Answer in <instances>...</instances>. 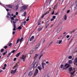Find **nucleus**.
<instances>
[{"label":"nucleus","instance_id":"obj_21","mask_svg":"<svg viewBox=\"0 0 77 77\" xmlns=\"http://www.w3.org/2000/svg\"><path fill=\"white\" fill-rule=\"evenodd\" d=\"M69 72L72 71V67H70L69 68Z\"/></svg>","mask_w":77,"mask_h":77},{"label":"nucleus","instance_id":"obj_64","mask_svg":"<svg viewBox=\"0 0 77 77\" xmlns=\"http://www.w3.org/2000/svg\"><path fill=\"white\" fill-rule=\"evenodd\" d=\"M13 65V64H12V63H11L10 64V66H12V65Z\"/></svg>","mask_w":77,"mask_h":77},{"label":"nucleus","instance_id":"obj_18","mask_svg":"<svg viewBox=\"0 0 77 77\" xmlns=\"http://www.w3.org/2000/svg\"><path fill=\"white\" fill-rule=\"evenodd\" d=\"M32 75V72H30L29 73L28 75L29 77H30Z\"/></svg>","mask_w":77,"mask_h":77},{"label":"nucleus","instance_id":"obj_15","mask_svg":"<svg viewBox=\"0 0 77 77\" xmlns=\"http://www.w3.org/2000/svg\"><path fill=\"white\" fill-rule=\"evenodd\" d=\"M38 54H35V56L34 57V59H36L37 57H38Z\"/></svg>","mask_w":77,"mask_h":77},{"label":"nucleus","instance_id":"obj_53","mask_svg":"<svg viewBox=\"0 0 77 77\" xmlns=\"http://www.w3.org/2000/svg\"><path fill=\"white\" fill-rule=\"evenodd\" d=\"M15 31L13 32L12 35H14V34H15Z\"/></svg>","mask_w":77,"mask_h":77},{"label":"nucleus","instance_id":"obj_20","mask_svg":"<svg viewBox=\"0 0 77 77\" xmlns=\"http://www.w3.org/2000/svg\"><path fill=\"white\" fill-rule=\"evenodd\" d=\"M34 39V36H32V37L30 39L29 41H32L33 39Z\"/></svg>","mask_w":77,"mask_h":77},{"label":"nucleus","instance_id":"obj_8","mask_svg":"<svg viewBox=\"0 0 77 77\" xmlns=\"http://www.w3.org/2000/svg\"><path fill=\"white\" fill-rule=\"evenodd\" d=\"M57 44H62V40H57Z\"/></svg>","mask_w":77,"mask_h":77},{"label":"nucleus","instance_id":"obj_51","mask_svg":"<svg viewBox=\"0 0 77 77\" xmlns=\"http://www.w3.org/2000/svg\"><path fill=\"white\" fill-rule=\"evenodd\" d=\"M4 51V49H2L1 52H2Z\"/></svg>","mask_w":77,"mask_h":77},{"label":"nucleus","instance_id":"obj_31","mask_svg":"<svg viewBox=\"0 0 77 77\" xmlns=\"http://www.w3.org/2000/svg\"><path fill=\"white\" fill-rule=\"evenodd\" d=\"M33 51H34V50H31L30 52V54H33Z\"/></svg>","mask_w":77,"mask_h":77},{"label":"nucleus","instance_id":"obj_38","mask_svg":"<svg viewBox=\"0 0 77 77\" xmlns=\"http://www.w3.org/2000/svg\"><path fill=\"white\" fill-rule=\"evenodd\" d=\"M8 46L10 47H12V43H10L8 45Z\"/></svg>","mask_w":77,"mask_h":77},{"label":"nucleus","instance_id":"obj_48","mask_svg":"<svg viewBox=\"0 0 77 77\" xmlns=\"http://www.w3.org/2000/svg\"><path fill=\"white\" fill-rule=\"evenodd\" d=\"M69 35H68L66 36V38H69Z\"/></svg>","mask_w":77,"mask_h":77},{"label":"nucleus","instance_id":"obj_16","mask_svg":"<svg viewBox=\"0 0 77 77\" xmlns=\"http://www.w3.org/2000/svg\"><path fill=\"white\" fill-rule=\"evenodd\" d=\"M62 30V28H60L57 30V32L59 33L60 31Z\"/></svg>","mask_w":77,"mask_h":77},{"label":"nucleus","instance_id":"obj_4","mask_svg":"<svg viewBox=\"0 0 77 77\" xmlns=\"http://www.w3.org/2000/svg\"><path fill=\"white\" fill-rule=\"evenodd\" d=\"M39 46H40V44L39 43L37 44L35 47V51H38V48H39Z\"/></svg>","mask_w":77,"mask_h":77},{"label":"nucleus","instance_id":"obj_30","mask_svg":"<svg viewBox=\"0 0 77 77\" xmlns=\"http://www.w3.org/2000/svg\"><path fill=\"white\" fill-rule=\"evenodd\" d=\"M57 5H55L54 8V9H57Z\"/></svg>","mask_w":77,"mask_h":77},{"label":"nucleus","instance_id":"obj_44","mask_svg":"<svg viewBox=\"0 0 77 77\" xmlns=\"http://www.w3.org/2000/svg\"><path fill=\"white\" fill-rule=\"evenodd\" d=\"M52 18H53L54 19H56V16H53L52 17Z\"/></svg>","mask_w":77,"mask_h":77},{"label":"nucleus","instance_id":"obj_19","mask_svg":"<svg viewBox=\"0 0 77 77\" xmlns=\"http://www.w3.org/2000/svg\"><path fill=\"white\" fill-rule=\"evenodd\" d=\"M26 21H24L22 22V25H23V24L24 25H26Z\"/></svg>","mask_w":77,"mask_h":77},{"label":"nucleus","instance_id":"obj_7","mask_svg":"<svg viewBox=\"0 0 77 77\" xmlns=\"http://www.w3.org/2000/svg\"><path fill=\"white\" fill-rule=\"evenodd\" d=\"M3 6L5 8V7H7V8H12V6L10 5H5Z\"/></svg>","mask_w":77,"mask_h":77},{"label":"nucleus","instance_id":"obj_54","mask_svg":"<svg viewBox=\"0 0 77 77\" xmlns=\"http://www.w3.org/2000/svg\"><path fill=\"white\" fill-rule=\"evenodd\" d=\"M69 12H70V11L69 10H68L67 11V14H68V13H69Z\"/></svg>","mask_w":77,"mask_h":77},{"label":"nucleus","instance_id":"obj_49","mask_svg":"<svg viewBox=\"0 0 77 77\" xmlns=\"http://www.w3.org/2000/svg\"><path fill=\"white\" fill-rule=\"evenodd\" d=\"M51 21H54V18H52L51 19Z\"/></svg>","mask_w":77,"mask_h":77},{"label":"nucleus","instance_id":"obj_47","mask_svg":"<svg viewBox=\"0 0 77 77\" xmlns=\"http://www.w3.org/2000/svg\"><path fill=\"white\" fill-rule=\"evenodd\" d=\"M53 42H51L50 44H49V45H51V44H53Z\"/></svg>","mask_w":77,"mask_h":77},{"label":"nucleus","instance_id":"obj_50","mask_svg":"<svg viewBox=\"0 0 77 77\" xmlns=\"http://www.w3.org/2000/svg\"><path fill=\"white\" fill-rule=\"evenodd\" d=\"M46 62V61L45 60H43L42 62H43V63H44V62Z\"/></svg>","mask_w":77,"mask_h":77},{"label":"nucleus","instance_id":"obj_61","mask_svg":"<svg viewBox=\"0 0 77 77\" xmlns=\"http://www.w3.org/2000/svg\"><path fill=\"white\" fill-rule=\"evenodd\" d=\"M54 14V11L51 14L52 15H53V14Z\"/></svg>","mask_w":77,"mask_h":77},{"label":"nucleus","instance_id":"obj_9","mask_svg":"<svg viewBox=\"0 0 77 77\" xmlns=\"http://www.w3.org/2000/svg\"><path fill=\"white\" fill-rule=\"evenodd\" d=\"M38 69H36L35 71V72L34 73V76H36V75H37V74H38Z\"/></svg>","mask_w":77,"mask_h":77},{"label":"nucleus","instance_id":"obj_60","mask_svg":"<svg viewBox=\"0 0 77 77\" xmlns=\"http://www.w3.org/2000/svg\"><path fill=\"white\" fill-rule=\"evenodd\" d=\"M18 14V12H17L16 13V15H17Z\"/></svg>","mask_w":77,"mask_h":77},{"label":"nucleus","instance_id":"obj_5","mask_svg":"<svg viewBox=\"0 0 77 77\" xmlns=\"http://www.w3.org/2000/svg\"><path fill=\"white\" fill-rule=\"evenodd\" d=\"M42 68L43 69H44V68H45V67L46 66V63H44L42 62Z\"/></svg>","mask_w":77,"mask_h":77},{"label":"nucleus","instance_id":"obj_56","mask_svg":"<svg viewBox=\"0 0 77 77\" xmlns=\"http://www.w3.org/2000/svg\"><path fill=\"white\" fill-rule=\"evenodd\" d=\"M6 69V67H5L4 66L2 68V69Z\"/></svg>","mask_w":77,"mask_h":77},{"label":"nucleus","instance_id":"obj_46","mask_svg":"<svg viewBox=\"0 0 77 77\" xmlns=\"http://www.w3.org/2000/svg\"><path fill=\"white\" fill-rule=\"evenodd\" d=\"M8 47V46H5L4 47V48H5V49H6V48H7Z\"/></svg>","mask_w":77,"mask_h":77},{"label":"nucleus","instance_id":"obj_36","mask_svg":"<svg viewBox=\"0 0 77 77\" xmlns=\"http://www.w3.org/2000/svg\"><path fill=\"white\" fill-rule=\"evenodd\" d=\"M42 29V28L41 27H40L38 28V31H40V30H41Z\"/></svg>","mask_w":77,"mask_h":77},{"label":"nucleus","instance_id":"obj_29","mask_svg":"<svg viewBox=\"0 0 77 77\" xmlns=\"http://www.w3.org/2000/svg\"><path fill=\"white\" fill-rule=\"evenodd\" d=\"M11 54H12V52H10L9 54H8V55L7 56V57H9V56H10V55H11Z\"/></svg>","mask_w":77,"mask_h":77},{"label":"nucleus","instance_id":"obj_10","mask_svg":"<svg viewBox=\"0 0 77 77\" xmlns=\"http://www.w3.org/2000/svg\"><path fill=\"white\" fill-rule=\"evenodd\" d=\"M7 17L8 19H9V18H11V15H10V14H9V13H7Z\"/></svg>","mask_w":77,"mask_h":77},{"label":"nucleus","instance_id":"obj_42","mask_svg":"<svg viewBox=\"0 0 77 77\" xmlns=\"http://www.w3.org/2000/svg\"><path fill=\"white\" fill-rule=\"evenodd\" d=\"M63 65H61V67H60L61 69L63 68Z\"/></svg>","mask_w":77,"mask_h":77},{"label":"nucleus","instance_id":"obj_25","mask_svg":"<svg viewBox=\"0 0 77 77\" xmlns=\"http://www.w3.org/2000/svg\"><path fill=\"white\" fill-rule=\"evenodd\" d=\"M42 41L43 43H44V42H45V39L44 38H42Z\"/></svg>","mask_w":77,"mask_h":77},{"label":"nucleus","instance_id":"obj_59","mask_svg":"<svg viewBox=\"0 0 77 77\" xmlns=\"http://www.w3.org/2000/svg\"><path fill=\"white\" fill-rule=\"evenodd\" d=\"M7 66V65H6V64H5V65H4V67H6Z\"/></svg>","mask_w":77,"mask_h":77},{"label":"nucleus","instance_id":"obj_2","mask_svg":"<svg viewBox=\"0 0 77 77\" xmlns=\"http://www.w3.org/2000/svg\"><path fill=\"white\" fill-rule=\"evenodd\" d=\"M21 59L23 60V62H24L26 60V55H23L21 57Z\"/></svg>","mask_w":77,"mask_h":77},{"label":"nucleus","instance_id":"obj_32","mask_svg":"<svg viewBox=\"0 0 77 77\" xmlns=\"http://www.w3.org/2000/svg\"><path fill=\"white\" fill-rule=\"evenodd\" d=\"M20 38H18L16 44H18V42L20 41Z\"/></svg>","mask_w":77,"mask_h":77},{"label":"nucleus","instance_id":"obj_6","mask_svg":"<svg viewBox=\"0 0 77 77\" xmlns=\"http://www.w3.org/2000/svg\"><path fill=\"white\" fill-rule=\"evenodd\" d=\"M16 71H17V69H15V70H12L11 71V73L12 74V75H14L15 74V73L16 72Z\"/></svg>","mask_w":77,"mask_h":77},{"label":"nucleus","instance_id":"obj_52","mask_svg":"<svg viewBox=\"0 0 77 77\" xmlns=\"http://www.w3.org/2000/svg\"><path fill=\"white\" fill-rule=\"evenodd\" d=\"M11 20H14V17H11Z\"/></svg>","mask_w":77,"mask_h":77},{"label":"nucleus","instance_id":"obj_40","mask_svg":"<svg viewBox=\"0 0 77 77\" xmlns=\"http://www.w3.org/2000/svg\"><path fill=\"white\" fill-rule=\"evenodd\" d=\"M7 51H6V52H4L3 53V56H5V54H6V53H7Z\"/></svg>","mask_w":77,"mask_h":77},{"label":"nucleus","instance_id":"obj_11","mask_svg":"<svg viewBox=\"0 0 77 77\" xmlns=\"http://www.w3.org/2000/svg\"><path fill=\"white\" fill-rule=\"evenodd\" d=\"M48 21H49V20H48V21L47 22V23H46V24L45 25V26L46 27V28H47V27L48 26H49V23H48Z\"/></svg>","mask_w":77,"mask_h":77},{"label":"nucleus","instance_id":"obj_62","mask_svg":"<svg viewBox=\"0 0 77 77\" xmlns=\"http://www.w3.org/2000/svg\"><path fill=\"white\" fill-rule=\"evenodd\" d=\"M29 19H27L26 20V21H29Z\"/></svg>","mask_w":77,"mask_h":77},{"label":"nucleus","instance_id":"obj_26","mask_svg":"<svg viewBox=\"0 0 77 77\" xmlns=\"http://www.w3.org/2000/svg\"><path fill=\"white\" fill-rule=\"evenodd\" d=\"M38 69H39V71H41V69H42V68H41V66H38Z\"/></svg>","mask_w":77,"mask_h":77},{"label":"nucleus","instance_id":"obj_33","mask_svg":"<svg viewBox=\"0 0 77 77\" xmlns=\"http://www.w3.org/2000/svg\"><path fill=\"white\" fill-rule=\"evenodd\" d=\"M16 67H18V65H19V62H17L16 64Z\"/></svg>","mask_w":77,"mask_h":77},{"label":"nucleus","instance_id":"obj_1","mask_svg":"<svg viewBox=\"0 0 77 77\" xmlns=\"http://www.w3.org/2000/svg\"><path fill=\"white\" fill-rule=\"evenodd\" d=\"M37 66H38V62H35L31 65V68L33 67V68H36Z\"/></svg>","mask_w":77,"mask_h":77},{"label":"nucleus","instance_id":"obj_22","mask_svg":"<svg viewBox=\"0 0 77 77\" xmlns=\"http://www.w3.org/2000/svg\"><path fill=\"white\" fill-rule=\"evenodd\" d=\"M64 19L65 20H66L67 19V16H66V15H64Z\"/></svg>","mask_w":77,"mask_h":77},{"label":"nucleus","instance_id":"obj_24","mask_svg":"<svg viewBox=\"0 0 77 77\" xmlns=\"http://www.w3.org/2000/svg\"><path fill=\"white\" fill-rule=\"evenodd\" d=\"M72 63V60H69V61L68 63L69 64H71Z\"/></svg>","mask_w":77,"mask_h":77},{"label":"nucleus","instance_id":"obj_34","mask_svg":"<svg viewBox=\"0 0 77 77\" xmlns=\"http://www.w3.org/2000/svg\"><path fill=\"white\" fill-rule=\"evenodd\" d=\"M74 52L75 53H76V52H77V47L75 48V49L74 51Z\"/></svg>","mask_w":77,"mask_h":77},{"label":"nucleus","instance_id":"obj_45","mask_svg":"<svg viewBox=\"0 0 77 77\" xmlns=\"http://www.w3.org/2000/svg\"><path fill=\"white\" fill-rule=\"evenodd\" d=\"M17 67V66L16 65L14 66V67L13 68V69H15V68H16Z\"/></svg>","mask_w":77,"mask_h":77},{"label":"nucleus","instance_id":"obj_63","mask_svg":"<svg viewBox=\"0 0 77 77\" xmlns=\"http://www.w3.org/2000/svg\"><path fill=\"white\" fill-rule=\"evenodd\" d=\"M46 63L47 64L49 63V62H48V61H47V62H46Z\"/></svg>","mask_w":77,"mask_h":77},{"label":"nucleus","instance_id":"obj_41","mask_svg":"<svg viewBox=\"0 0 77 77\" xmlns=\"http://www.w3.org/2000/svg\"><path fill=\"white\" fill-rule=\"evenodd\" d=\"M18 29L19 30H21V29H22V27L21 26H19L18 27Z\"/></svg>","mask_w":77,"mask_h":77},{"label":"nucleus","instance_id":"obj_12","mask_svg":"<svg viewBox=\"0 0 77 77\" xmlns=\"http://www.w3.org/2000/svg\"><path fill=\"white\" fill-rule=\"evenodd\" d=\"M75 71H74L72 72H70V73L71 74V75H70V77H72V76H73V74L75 73Z\"/></svg>","mask_w":77,"mask_h":77},{"label":"nucleus","instance_id":"obj_57","mask_svg":"<svg viewBox=\"0 0 77 77\" xmlns=\"http://www.w3.org/2000/svg\"><path fill=\"white\" fill-rule=\"evenodd\" d=\"M5 9H6L7 11V12H8V11H9V9H6V7H5Z\"/></svg>","mask_w":77,"mask_h":77},{"label":"nucleus","instance_id":"obj_27","mask_svg":"<svg viewBox=\"0 0 77 77\" xmlns=\"http://www.w3.org/2000/svg\"><path fill=\"white\" fill-rule=\"evenodd\" d=\"M18 7H19V5H17L16 6V10H17L18 9Z\"/></svg>","mask_w":77,"mask_h":77},{"label":"nucleus","instance_id":"obj_14","mask_svg":"<svg viewBox=\"0 0 77 77\" xmlns=\"http://www.w3.org/2000/svg\"><path fill=\"white\" fill-rule=\"evenodd\" d=\"M48 13H49L48 12H46L45 14L42 15V16L41 17L42 18H43L44 17V15H47V14H48Z\"/></svg>","mask_w":77,"mask_h":77},{"label":"nucleus","instance_id":"obj_58","mask_svg":"<svg viewBox=\"0 0 77 77\" xmlns=\"http://www.w3.org/2000/svg\"><path fill=\"white\" fill-rule=\"evenodd\" d=\"M16 59H17V58H15L14 59V61H15L16 60Z\"/></svg>","mask_w":77,"mask_h":77},{"label":"nucleus","instance_id":"obj_39","mask_svg":"<svg viewBox=\"0 0 77 77\" xmlns=\"http://www.w3.org/2000/svg\"><path fill=\"white\" fill-rule=\"evenodd\" d=\"M23 38H22L20 40V42H21V41H23Z\"/></svg>","mask_w":77,"mask_h":77},{"label":"nucleus","instance_id":"obj_23","mask_svg":"<svg viewBox=\"0 0 77 77\" xmlns=\"http://www.w3.org/2000/svg\"><path fill=\"white\" fill-rule=\"evenodd\" d=\"M26 12H25L22 15V17H26Z\"/></svg>","mask_w":77,"mask_h":77},{"label":"nucleus","instance_id":"obj_35","mask_svg":"<svg viewBox=\"0 0 77 77\" xmlns=\"http://www.w3.org/2000/svg\"><path fill=\"white\" fill-rule=\"evenodd\" d=\"M68 59H72V56H69L68 57Z\"/></svg>","mask_w":77,"mask_h":77},{"label":"nucleus","instance_id":"obj_28","mask_svg":"<svg viewBox=\"0 0 77 77\" xmlns=\"http://www.w3.org/2000/svg\"><path fill=\"white\" fill-rule=\"evenodd\" d=\"M20 53H21V52H19L16 55V57H18L19 56V55L20 54Z\"/></svg>","mask_w":77,"mask_h":77},{"label":"nucleus","instance_id":"obj_43","mask_svg":"<svg viewBox=\"0 0 77 77\" xmlns=\"http://www.w3.org/2000/svg\"><path fill=\"white\" fill-rule=\"evenodd\" d=\"M16 51L15 50H14L13 51H12L11 52V53H14V52Z\"/></svg>","mask_w":77,"mask_h":77},{"label":"nucleus","instance_id":"obj_3","mask_svg":"<svg viewBox=\"0 0 77 77\" xmlns=\"http://www.w3.org/2000/svg\"><path fill=\"white\" fill-rule=\"evenodd\" d=\"M27 8V6H23L21 7V9H20V11L23 12L24 11L26 10V9Z\"/></svg>","mask_w":77,"mask_h":77},{"label":"nucleus","instance_id":"obj_37","mask_svg":"<svg viewBox=\"0 0 77 77\" xmlns=\"http://www.w3.org/2000/svg\"><path fill=\"white\" fill-rule=\"evenodd\" d=\"M43 56V54H42V55H41L39 57V59H41V58Z\"/></svg>","mask_w":77,"mask_h":77},{"label":"nucleus","instance_id":"obj_55","mask_svg":"<svg viewBox=\"0 0 77 77\" xmlns=\"http://www.w3.org/2000/svg\"><path fill=\"white\" fill-rule=\"evenodd\" d=\"M16 30V29H15V28L14 27V28L13 29V31H15Z\"/></svg>","mask_w":77,"mask_h":77},{"label":"nucleus","instance_id":"obj_17","mask_svg":"<svg viewBox=\"0 0 77 77\" xmlns=\"http://www.w3.org/2000/svg\"><path fill=\"white\" fill-rule=\"evenodd\" d=\"M13 25L14 26V27L16 28V23L14 22V21H13Z\"/></svg>","mask_w":77,"mask_h":77},{"label":"nucleus","instance_id":"obj_13","mask_svg":"<svg viewBox=\"0 0 77 77\" xmlns=\"http://www.w3.org/2000/svg\"><path fill=\"white\" fill-rule=\"evenodd\" d=\"M65 68H69V64H66L65 65Z\"/></svg>","mask_w":77,"mask_h":77}]
</instances>
